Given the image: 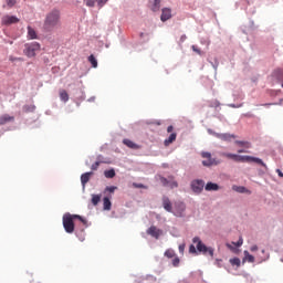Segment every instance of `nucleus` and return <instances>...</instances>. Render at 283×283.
<instances>
[{
  "label": "nucleus",
  "instance_id": "obj_1",
  "mask_svg": "<svg viewBox=\"0 0 283 283\" xmlns=\"http://www.w3.org/2000/svg\"><path fill=\"white\" fill-rule=\"evenodd\" d=\"M221 156L223 158H229V160H234V163H256V165H261L262 167H266V164L258 157H251V156H242V155H235L231 153H221Z\"/></svg>",
  "mask_w": 283,
  "mask_h": 283
},
{
  "label": "nucleus",
  "instance_id": "obj_2",
  "mask_svg": "<svg viewBox=\"0 0 283 283\" xmlns=\"http://www.w3.org/2000/svg\"><path fill=\"white\" fill-rule=\"evenodd\" d=\"M74 220H80L83 224H87V220L80 214L66 212L62 218L63 228L66 233H74Z\"/></svg>",
  "mask_w": 283,
  "mask_h": 283
},
{
  "label": "nucleus",
  "instance_id": "obj_3",
  "mask_svg": "<svg viewBox=\"0 0 283 283\" xmlns=\"http://www.w3.org/2000/svg\"><path fill=\"white\" fill-rule=\"evenodd\" d=\"M61 23V12L59 10H52L46 14L44 27L49 30H52V28H56Z\"/></svg>",
  "mask_w": 283,
  "mask_h": 283
},
{
  "label": "nucleus",
  "instance_id": "obj_4",
  "mask_svg": "<svg viewBox=\"0 0 283 283\" xmlns=\"http://www.w3.org/2000/svg\"><path fill=\"white\" fill-rule=\"evenodd\" d=\"M41 51V44L39 42L27 43L24 45V54L29 59L36 56V52Z\"/></svg>",
  "mask_w": 283,
  "mask_h": 283
},
{
  "label": "nucleus",
  "instance_id": "obj_5",
  "mask_svg": "<svg viewBox=\"0 0 283 283\" xmlns=\"http://www.w3.org/2000/svg\"><path fill=\"white\" fill-rule=\"evenodd\" d=\"M193 244H197V251H199V253H203V255L209 254L210 258H213V248H208L205 245V243H202V241L200 240V238L195 237L192 239Z\"/></svg>",
  "mask_w": 283,
  "mask_h": 283
},
{
  "label": "nucleus",
  "instance_id": "obj_6",
  "mask_svg": "<svg viewBox=\"0 0 283 283\" xmlns=\"http://www.w3.org/2000/svg\"><path fill=\"white\" fill-rule=\"evenodd\" d=\"M201 158H203V160H202L203 167H216V166L220 165V159L213 158L211 156V153H209V151H202Z\"/></svg>",
  "mask_w": 283,
  "mask_h": 283
},
{
  "label": "nucleus",
  "instance_id": "obj_7",
  "mask_svg": "<svg viewBox=\"0 0 283 283\" xmlns=\"http://www.w3.org/2000/svg\"><path fill=\"white\" fill-rule=\"evenodd\" d=\"M191 189L195 193H200L205 189V181L197 179L191 182Z\"/></svg>",
  "mask_w": 283,
  "mask_h": 283
},
{
  "label": "nucleus",
  "instance_id": "obj_8",
  "mask_svg": "<svg viewBox=\"0 0 283 283\" xmlns=\"http://www.w3.org/2000/svg\"><path fill=\"white\" fill-rule=\"evenodd\" d=\"M19 18L15 15H4L2 18V25H14L15 23H19Z\"/></svg>",
  "mask_w": 283,
  "mask_h": 283
},
{
  "label": "nucleus",
  "instance_id": "obj_9",
  "mask_svg": "<svg viewBox=\"0 0 283 283\" xmlns=\"http://www.w3.org/2000/svg\"><path fill=\"white\" fill-rule=\"evenodd\" d=\"M214 136H216V138H219L220 140H223L224 143H231V140L235 139V135L229 134V133H224V134L214 133Z\"/></svg>",
  "mask_w": 283,
  "mask_h": 283
},
{
  "label": "nucleus",
  "instance_id": "obj_10",
  "mask_svg": "<svg viewBox=\"0 0 283 283\" xmlns=\"http://www.w3.org/2000/svg\"><path fill=\"white\" fill-rule=\"evenodd\" d=\"M161 201L165 211H168V213H174V205L171 203V200H169V197L164 196Z\"/></svg>",
  "mask_w": 283,
  "mask_h": 283
},
{
  "label": "nucleus",
  "instance_id": "obj_11",
  "mask_svg": "<svg viewBox=\"0 0 283 283\" xmlns=\"http://www.w3.org/2000/svg\"><path fill=\"white\" fill-rule=\"evenodd\" d=\"M174 216L180 217L182 216V211H185V202L182 201H177L174 203Z\"/></svg>",
  "mask_w": 283,
  "mask_h": 283
},
{
  "label": "nucleus",
  "instance_id": "obj_12",
  "mask_svg": "<svg viewBox=\"0 0 283 283\" xmlns=\"http://www.w3.org/2000/svg\"><path fill=\"white\" fill-rule=\"evenodd\" d=\"M147 234L151 235V238H155L156 240H158V238H160V235H163V230L156 228V226H151L147 230Z\"/></svg>",
  "mask_w": 283,
  "mask_h": 283
},
{
  "label": "nucleus",
  "instance_id": "obj_13",
  "mask_svg": "<svg viewBox=\"0 0 283 283\" xmlns=\"http://www.w3.org/2000/svg\"><path fill=\"white\" fill-rule=\"evenodd\" d=\"M273 78H276L279 83H281V87H283V69H276L272 72Z\"/></svg>",
  "mask_w": 283,
  "mask_h": 283
},
{
  "label": "nucleus",
  "instance_id": "obj_14",
  "mask_svg": "<svg viewBox=\"0 0 283 283\" xmlns=\"http://www.w3.org/2000/svg\"><path fill=\"white\" fill-rule=\"evenodd\" d=\"M169 19H171V9H169V8H164V9L161 10L160 20H161L163 22H165V21H169Z\"/></svg>",
  "mask_w": 283,
  "mask_h": 283
},
{
  "label": "nucleus",
  "instance_id": "obj_15",
  "mask_svg": "<svg viewBox=\"0 0 283 283\" xmlns=\"http://www.w3.org/2000/svg\"><path fill=\"white\" fill-rule=\"evenodd\" d=\"M123 143L129 149H140V146L138 144L134 143L132 139H124Z\"/></svg>",
  "mask_w": 283,
  "mask_h": 283
},
{
  "label": "nucleus",
  "instance_id": "obj_16",
  "mask_svg": "<svg viewBox=\"0 0 283 283\" xmlns=\"http://www.w3.org/2000/svg\"><path fill=\"white\" fill-rule=\"evenodd\" d=\"M109 198H112V196L104 197V199H103V209H104V211H111L112 210V201L109 200Z\"/></svg>",
  "mask_w": 283,
  "mask_h": 283
},
{
  "label": "nucleus",
  "instance_id": "obj_17",
  "mask_svg": "<svg viewBox=\"0 0 283 283\" xmlns=\"http://www.w3.org/2000/svg\"><path fill=\"white\" fill-rule=\"evenodd\" d=\"M12 120H14V116L4 114L0 117V125H7V123H12Z\"/></svg>",
  "mask_w": 283,
  "mask_h": 283
},
{
  "label": "nucleus",
  "instance_id": "obj_18",
  "mask_svg": "<svg viewBox=\"0 0 283 283\" xmlns=\"http://www.w3.org/2000/svg\"><path fill=\"white\" fill-rule=\"evenodd\" d=\"M177 136L178 135L176 133H171L169 135V137L167 139H165V142H164L165 147H169V145H171V143H175Z\"/></svg>",
  "mask_w": 283,
  "mask_h": 283
},
{
  "label": "nucleus",
  "instance_id": "obj_19",
  "mask_svg": "<svg viewBox=\"0 0 283 283\" xmlns=\"http://www.w3.org/2000/svg\"><path fill=\"white\" fill-rule=\"evenodd\" d=\"M93 174L94 172H85L81 176V182L83 187H85V185L90 182V178L92 177Z\"/></svg>",
  "mask_w": 283,
  "mask_h": 283
},
{
  "label": "nucleus",
  "instance_id": "obj_20",
  "mask_svg": "<svg viewBox=\"0 0 283 283\" xmlns=\"http://www.w3.org/2000/svg\"><path fill=\"white\" fill-rule=\"evenodd\" d=\"M234 143L238 145V147H243V149H251V142L235 140Z\"/></svg>",
  "mask_w": 283,
  "mask_h": 283
},
{
  "label": "nucleus",
  "instance_id": "obj_21",
  "mask_svg": "<svg viewBox=\"0 0 283 283\" xmlns=\"http://www.w3.org/2000/svg\"><path fill=\"white\" fill-rule=\"evenodd\" d=\"M205 189L206 191H218V189H220V186H218V184L208 182Z\"/></svg>",
  "mask_w": 283,
  "mask_h": 283
},
{
  "label": "nucleus",
  "instance_id": "obj_22",
  "mask_svg": "<svg viewBox=\"0 0 283 283\" xmlns=\"http://www.w3.org/2000/svg\"><path fill=\"white\" fill-rule=\"evenodd\" d=\"M150 10H153V12H158V10H160V0L150 1Z\"/></svg>",
  "mask_w": 283,
  "mask_h": 283
},
{
  "label": "nucleus",
  "instance_id": "obj_23",
  "mask_svg": "<svg viewBox=\"0 0 283 283\" xmlns=\"http://www.w3.org/2000/svg\"><path fill=\"white\" fill-rule=\"evenodd\" d=\"M60 98L61 101H63V103H67L70 101V95L67 94V91H60Z\"/></svg>",
  "mask_w": 283,
  "mask_h": 283
},
{
  "label": "nucleus",
  "instance_id": "obj_24",
  "mask_svg": "<svg viewBox=\"0 0 283 283\" xmlns=\"http://www.w3.org/2000/svg\"><path fill=\"white\" fill-rule=\"evenodd\" d=\"M36 31L32 27H28V39H36Z\"/></svg>",
  "mask_w": 283,
  "mask_h": 283
},
{
  "label": "nucleus",
  "instance_id": "obj_25",
  "mask_svg": "<svg viewBox=\"0 0 283 283\" xmlns=\"http://www.w3.org/2000/svg\"><path fill=\"white\" fill-rule=\"evenodd\" d=\"M88 63H91L92 67H98V61L93 54L88 56Z\"/></svg>",
  "mask_w": 283,
  "mask_h": 283
},
{
  "label": "nucleus",
  "instance_id": "obj_26",
  "mask_svg": "<svg viewBox=\"0 0 283 283\" xmlns=\"http://www.w3.org/2000/svg\"><path fill=\"white\" fill-rule=\"evenodd\" d=\"M101 198H102L101 195H92V200H91L92 205L96 207L98 202H101Z\"/></svg>",
  "mask_w": 283,
  "mask_h": 283
},
{
  "label": "nucleus",
  "instance_id": "obj_27",
  "mask_svg": "<svg viewBox=\"0 0 283 283\" xmlns=\"http://www.w3.org/2000/svg\"><path fill=\"white\" fill-rule=\"evenodd\" d=\"M243 253H244V260H247V261L250 262V263L255 262V256L251 255V254L249 253V251L245 250Z\"/></svg>",
  "mask_w": 283,
  "mask_h": 283
},
{
  "label": "nucleus",
  "instance_id": "obj_28",
  "mask_svg": "<svg viewBox=\"0 0 283 283\" xmlns=\"http://www.w3.org/2000/svg\"><path fill=\"white\" fill-rule=\"evenodd\" d=\"M232 189L238 193H247V188H244L243 186H233Z\"/></svg>",
  "mask_w": 283,
  "mask_h": 283
},
{
  "label": "nucleus",
  "instance_id": "obj_29",
  "mask_svg": "<svg viewBox=\"0 0 283 283\" xmlns=\"http://www.w3.org/2000/svg\"><path fill=\"white\" fill-rule=\"evenodd\" d=\"M105 178H114L116 176V170L109 169L104 172Z\"/></svg>",
  "mask_w": 283,
  "mask_h": 283
},
{
  "label": "nucleus",
  "instance_id": "obj_30",
  "mask_svg": "<svg viewBox=\"0 0 283 283\" xmlns=\"http://www.w3.org/2000/svg\"><path fill=\"white\" fill-rule=\"evenodd\" d=\"M116 189H118V187H116V186L106 187L104 190V193H114V191H116Z\"/></svg>",
  "mask_w": 283,
  "mask_h": 283
},
{
  "label": "nucleus",
  "instance_id": "obj_31",
  "mask_svg": "<svg viewBox=\"0 0 283 283\" xmlns=\"http://www.w3.org/2000/svg\"><path fill=\"white\" fill-rule=\"evenodd\" d=\"M230 264L232 266H240V259L239 258L230 259Z\"/></svg>",
  "mask_w": 283,
  "mask_h": 283
},
{
  "label": "nucleus",
  "instance_id": "obj_32",
  "mask_svg": "<svg viewBox=\"0 0 283 283\" xmlns=\"http://www.w3.org/2000/svg\"><path fill=\"white\" fill-rule=\"evenodd\" d=\"M176 255V252H174V250H166V252H165V256L166 258H169V259H171V258H174Z\"/></svg>",
  "mask_w": 283,
  "mask_h": 283
},
{
  "label": "nucleus",
  "instance_id": "obj_33",
  "mask_svg": "<svg viewBox=\"0 0 283 283\" xmlns=\"http://www.w3.org/2000/svg\"><path fill=\"white\" fill-rule=\"evenodd\" d=\"M159 180L164 187H169V180L165 177H159Z\"/></svg>",
  "mask_w": 283,
  "mask_h": 283
},
{
  "label": "nucleus",
  "instance_id": "obj_34",
  "mask_svg": "<svg viewBox=\"0 0 283 283\" xmlns=\"http://www.w3.org/2000/svg\"><path fill=\"white\" fill-rule=\"evenodd\" d=\"M8 8H14L17 6V0H6Z\"/></svg>",
  "mask_w": 283,
  "mask_h": 283
},
{
  "label": "nucleus",
  "instance_id": "obj_35",
  "mask_svg": "<svg viewBox=\"0 0 283 283\" xmlns=\"http://www.w3.org/2000/svg\"><path fill=\"white\" fill-rule=\"evenodd\" d=\"M133 187L134 189H147V186L143 184H136V182H133Z\"/></svg>",
  "mask_w": 283,
  "mask_h": 283
},
{
  "label": "nucleus",
  "instance_id": "obj_36",
  "mask_svg": "<svg viewBox=\"0 0 283 283\" xmlns=\"http://www.w3.org/2000/svg\"><path fill=\"white\" fill-rule=\"evenodd\" d=\"M191 50L196 52V54H199V56H202V51L197 45H192Z\"/></svg>",
  "mask_w": 283,
  "mask_h": 283
},
{
  "label": "nucleus",
  "instance_id": "obj_37",
  "mask_svg": "<svg viewBox=\"0 0 283 283\" xmlns=\"http://www.w3.org/2000/svg\"><path fill=\"white\" fill-rule=\"evenodd\" d=\"M233 247L240 248L242 247V244H244V240L242 238H240L238 240V242H232Z\"/></svg>",
  "mask_w": 283,
  "mask_h": 283
},
{
  "label": "nucleus",
  "instance_id": "obj_38",
  "mask_svg": "<svg viewBox=\"0 0 283 283\" xmlns=\"http://www.w3.org/2000/svg\"><path fill=\"white\" fill-rule=\"evenodd\" d=\"M98 167H101V161H96L95 164H93L91 166V169H92V171H96V169H98Z\"/></svg>",
  "mask_w": 283,
  "mask_h": 283
},
{
  "label": "nucleus",
  "instance_id": "obj_39",
  "mask_svg": "<svg viewBox=\"0 0 283 283\" xmlns=\"http://www.w3.org/2000/svg\"><path fill=\"white\" fill-rule=\"evenodd\" d=\"M168 187H170V189H176V187H178V182L177 181H169Z\"/></svg>",
  "mask_w": 283,
  "mask_h": 283
},
{
  "label": "nucleus",
  "instance_id": "obj_40",
  "mask_svg": "<svg viewBox=\"0 0 283 283\" xmlns=\"http://www.w3.org/2000/svg\"><path fill=\"white\" fill-rule=\"evenodd\" d=\"M95 1L94 0H86V6L88 7V8H94V6H95Z\"/></svg>",
  "mask_w": 283,
  "mask_h": 283
},
{
  "label": "nucleus",
  "instance_id": "obj_41",
  "mask_svg": "<svg viewBox=\"0 0 283 283\" xmlns=\"http://www.w3.org/2000/svg\"><path fill=\"white\" fill-rule=\"evenodd\" d=\"M108 0H96L97 6H99V8H103V6H105V3H107Z\"/></svg>",
  "mask_w": 283,
  "mask_h": 283
},
{
  "label": "nucleus",
  "instance_id": "obj_42",
  "mask_svg": "<svg viewBox=\"0 0 283 283\" xmlns=\"http://www.w3.org/2000/svg\"><path fill=\"white\" fill-rule=\"evenodd\" d=\"M178 264H180V259L179 258H175L172 260V266H178Z\"/></svg>",
  "mask_w": 283,
  "mask_h": 283
},
{
  "label": "nucleus",
  "instance_id": "obj_43",
  "mask_svg": "<svg viewBox=\"0 0 283 283\" xmlns=\"http://www.w3.org/2000/svg\"><path fill=\"white\" fill-rule=\"evenodd\" d=\"M237 151H238V154H249V150H247V148H242Z\"/></svg>",
  "mask_w": 283,
  "mask_h": 283
},
{
  "label": "nucleus",
  "instance_id": "obj_44",
  "mask_svg": "<svg viewBox=\"0 0 283 283\" xmlns=\"http://www.w3.org/2000/svg\"><path fill=\"white\" fill-rule=\"evenodd\" d=\"M189 253H197L195 245L189 247Z\"/></svg>",
  "mask_w": 283,
  "mask_h": 283
},
{
  "label": "nucleus",
  "instance_id": "obj_45",
  "mask_svg": "<svg viewBox=\"0 0 283 283\" xmlns=\"http://www.w3.org/2000/svg\"><path fill=\"white\" fill-rule=\"evenodd\" d=\"M179 253H185V244L179 245Z\"/></svg>",
  "mask_w": 283,
  "mask_h": 283
},
{
  "label": "nucleus",
  "instance_id": "obj_46",
  "mask_svg": "<svg viewBox=\"0 0 283 283\" xmlns=\"http://www.w3.org/2000/svg\"><path fill=\"white\" fill-rule=\"evenodd\" d=\"M180 41H181V43H185V41H187V35L186 34L181 35Z\"/></svg>",
  "mask_w": 283,
  "mask_h": 283
},
{
  "label": "nucleus",
  "instance_id": "obj_47",
  "mask_svg": "<svg viewBox=\"0 0 283 283\" xmlns=\"http://www.w3.org/2000/svg\"><path fill=\"white\" fill-rule=\"evenodd\" d=\"M276 174H277V176H279L280 178H283V172H282V170L276 169Z\"/></svg>",
  "mask_w": 283,
  "mask_h": 283
},
{
  "label": "nucleus",
  "instance_id": "obj_48",
  "mask_svg": "<svg viewBox=\"0 0 283 283\" xmlns=\"http://www.w3.org/2000/svg\"><path fill=\"white\" fill-rule=\"evenodd\" d=\"M167 132L168 134H171V132H174V126H168Z\"/></svg>",
  "mask_w": 283,
  "mask_h": 283
},
{
  "label": "nucleus",
  "instance_id": "obj_49",
  "mask_svg": "<svg viewBox=\"0 0 283 283\" xmlns=\"http://www.w3.org/2000/svg\"><path fill=\"white\" fill-rule=\"evenodd\" d=\"M250 251H258V245H252L251 248H250Z\"/></svg>",
  "mask_w": 283,
  "mask_h": 283
},
{
  "label": "nucleus",
  "instance_id": "obj_50",
  "mask_svg": "<svg viewBox=\"0 0 283 283\" xmlns=\"http://www.w3.org/2000/svg\"><path fill=\"white\" fill-rule=\"evenodd\" d=\"M265 106H269V105H282V99L280 101V103H272V104H264Z\"/></svg>",
  "mask_w": 283,
  "mask_h": 283
},
{
  "label": "nucleus",
  "instance_id": "obj_51",
  "mask_svg": "<svg viewBox=\"0 0 283 283\" xmlns=\"http://www.w3.org/2000/svg\"><path fill=\"white\" fill-rule=\"evenodd\" d=\"M220 262H222V260H219V259L216 260V264H217V266H219V268L222 266V265H220Z\"/></svg>",
  "mask_w": 283,
  "mask_h": 283
},
{
  "label": "nucleus",
  "instance_id": "obj_52",
  "mask_svg": "<svg viewBox=\"0 0 283 283\" xmlns=\"http://www.w3.org/2000/svg\"><path fill=\"white\" fill-rule=\"evenodd\" d=\"M35 107L34 106H31V112H34Z\"/></svg>",
  "mask_w": 283,
  "mask_h": 283
},
{
  "label": "nucleus",
  "instance_id": "obj_53",
  "mask_svg": "<svg viewBox=\"0 0 283 283\" xmlns=\"http://www.w3.org/2000/svg\"><path fill=\"white\" fill-rule=\"evenodd\" d=\"M228 249H231V244L227 243Z\"/></svg>",
  "mask_w": 283,
  "mask_h": 283
},
{
  "label": "nucleus",
  "instance_id": "obj_54",
  "mask_svg": "<svg viewBox=\"0 0 283 283\" xmlns=\"http://www.w3.org/2000/svg\"><path fill=\"white\" fill-rule=\"evenodd\" d=\"M156 125H160V122H157Z\"/></svg>",
  "mask_w": 283,
  "mask_h": 283
},
{
  "label": "nucleus",
  "instance_id": "obj_55",
  "mask_svg": "<svg viewBox=\"0 0 283 283\" xmlns=\"http://www.w3.org/2000/svg\"><path fill=\"white\" fill-rule=\"evenodd\" d=\"M31 283H39V282L31 281Z\"/></svg>",
  "mask_w": 283,
  "mask_h": 283
}]
</instances>
